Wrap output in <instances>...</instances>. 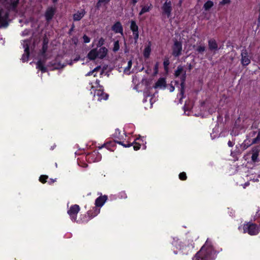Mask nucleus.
<instances>
[{"instance_id": "c85d7f7f", "label": "nucleus", "mask_w": 260, "mask_h": 260, "mask_svg": "<svg viewBox=\"0 0 260 260\" xmlns=\"http://www.w3.org/2000/svg\"><path fill=\"white\" fill-rule=\"evenodd\" d=\"M254 221L259 223L260 225V209L258 210L254 216Z\"/></svg>"}, {"instance_id": "9b49d317", "label": "nucleus", "mask_w": 260, "mask_h": 260, "mask_svg": "<svg viewBox=\"0 0 260 260\" xmlns=\"http://www.w3.org/2000/svg\"><path fill=\"white\" fill-rule=\"evenodd\" d=\"M251 160L253 162L258 161V156L260 152L259 147L258 146L253 147L251 149Z\"/></svg>"}, {"instance_id": "c03bdc74", "label": "nucleus", "mask_w": 260, "mask_h": 260, "mask_svg": "<svg viewBox=\"0 0 260 260\" xmlns=\"http://www.w3.org/2000/svg\"><path fill=\"white\" fill-rule=\"evenodd\" d=\"M125 147H128L130 146V144L129 143H127L126 145H123Z\"/></svg>"}, {"instance_id": "bb28decb", "label": "nucleus", "mask_w": 260, "mask_h": 260, "mask_svg": "<svg viewBox=\"0 0 260 260\" xmlns=\"http://www.w3.org/2000/svg\"><path fill=\"white\" fill-rule=\"evenodd\" d=\"M133 146L134 149L136 151H137L140 149L141 145L140 144L137 143V142H136V141H135L133 143H131V146Z\"/></svg>"}, {"instance_id": "5701e85b", "label": "nucleus", "mask_w": 260, "mask_h": 260, "mask_svg": "<svg viewBox=\"0 0 260 260\" xmlns=\"http://www.w3.org/2000/svg\"><path fill=\"white\" fill-rule=\"evenodd\" d=\"M37 68L43 72H46V69L44 67V62L39 60L37 63Z\"/></svg>"}, {"instance_id": "37998d69", "label": "nucleus", "mask_w": 260, "mask_h": 260, "mask_svg": "<svg viewBox=\"0 0 260 260\" xmlns=\"http://www.w3.org/2000/svg\"><path fill=\"white\" fill-rule=\"evenodd\" d=\"M133 2V3L135 5L137 2L138 0H131Z\"/></svg>"}, {"instance_id": "dca6fc26", "label": "nucleus", "mask_w": 260, "mask_h": 260, "mask_svg": "<svg viewBox=\"0 0 260 260\" xmlns=\"http://www.w3.org/2000/svg\"><path fill=\"white\" fill-rule=\"evenodd\" d=\"M151 42L149 41L148 42V44L146 46H145V48H144V50L143 51V55L145 58H148L150 56V53L151 51Z\"/></svg>"}, {"instance_id": "f3484780", "label": "nucleus", "mask_w": 260, "mask_h": 260, "mask_svg": "<svg viewBox=\"0 0 260 260\" xmlns=\"http://www.w3.org/2000/svg\"><path fill=\"white\" fill-rule=\"evenodd\" d=\"M85 14V11L84 10H81L80 11H78L77 13L74 14L73 19L74 21H79L83 17Z\"/></svg>"}, {"instance_id": "8fccbe9b", "label": "nucleus", "mask_w": 260, "mask_h": 260, "mask_svg": "<svg viewBox=\"0 0 260 260\" xmlns=\"http://www.w3.org/2000/svg\"><path fill=\"white\" fill-rule=\"evenodd\" d=\"M101 41H103V40L102 39H101L100 42Z\"/></svg>"}, {"instance_id": "473e14b6", "label": "nucleus", "mask_w": 260, "mask_h": 260, "mask_svg": "<svg viewBox=\"0 0 260 260\" xmlns=\"http://www.w3.org/2000/svg\"><path fill=\"white\" fill-rule=\"evenodd\" d=\"M129 68H130V60L128 61L127 62V68H126L124 70V73L127 75L130 74V72H129Z\"/></svg>"}, {"instance_id": "49530a36", "label": "nucleus", "mask_w": 260, "mask_h": 260, "mask_svg": "<svg viewBox=\"0 0 260 260\" xmlns=\"http://www.w3.org/2000/svg\"><path fill=\"white\" fill-rule=\"evenodd\" d=\"M174 253L175 254H177L178 253V252L177 251H175L174 250Z\"/></svg>"}, {"instance_id": "aec40b11", "label": "nucleus", "mask_w": 260, "mask_h": 260, "mask_svg": "<svg viewBox=\"0 0 260 260\" xmlns=\"http://www.w3.org/2000/svg\"><path fill=\"white\" fill-rule=\"evenodd\" d=\"M213 6V2L210 0H208L204 4L203 8L205 11H209Z\"/></svg>"}, {"instance_id": "f704fd0d", "label": "nucleus", "mask_w": 260, "mask_h": 260, "mask_svg": "<svg viewBox=\"0 0 260 260\" xmlns=\"http://www.w3.org/2000/svg\"><path fill=\"white\" fill-rule=\"evenodd\" d=\"M119 48V45L118 41L115 42L114 44L113 50L114 51H117V50H118Z\"/></svg>"}, {"instance_id": "4c0bfd02", "label": "nucleus", "mask_w": 260, "mask_h": 260, "mask_svg": "<svg viewBox=\"0 0 260 260\" xmlns=\"http://www.w3.org/2000/svg\"><path fill=\"white\" fill-rule=\"evenodd\" d=\"M158 62H156L154 67V70L155 73H157L158 72Z\"/></svg>"}, {"instance_id": "cd10ccee", "label": "nucleus", "mask_w": 260, "mask_h": 260, "mask_svg": "<svg viewBox=\"0 0 260 260\" xmlns=\"http://www.w3.org/2000/svg\"><path fill=\"white\" fill-rule=\"evenodd\" d=\"M205 46L203 45H200L197 47L196 51H197L199 53L202 54L205 51Z\"/></svg>"}, {"instance_id": "a18cd8bd", "label": "nucleus", "mask_w": 260, "mask_h": 260, "mask_svg": "<svg viewBox=\"0 0 260 260\" xmlns=\"http://www.w3.org/2000/svg\"><path fill=\"white\" fill-rule=\"evenodd\" d=\"M175 85H178L179 84V81H175Z\"/></svg>"}, {"instance_id": "423d86ee", "label": "nucleus", "mask_w": 260, "mask_h": 260, "mask_svg": "<svg viewBox=\"0 0 260 260\" xmlns=\"http://www.w3.org/2000/svg\"><path fill=\"white\" fill-rule=\"evenodd\" d=\"M186 71L184 72L182 75L180 77V95H181V98L180 99V103H181L182 100L185 98L184 92H185V82L186 80Z\"/></svg>"}, {"instance_id": "c756f323", "label": "nucleus", "mask_w": 260, "mask_h": 260, "mask_svg": "<svg viewBox=\"0 0 260 260\" xmlns=\"http://www.w3.org/2000/svg\"><path fill=\"white\" fill-rule=\"evenodd\" d=\"M179 178L181 180L184 181L187 179V176L185 172H183L179 174Z\"/></svg>"}, {"instance_id": "79ce46f5", "label": "nucleus", "mask_w": 260, "mask_h": 260, "mask_svg": "<svg viewBox=\"0 0 260 260\" xmlns=\"http://www.w3.org/2000/svg\"><path fill=\"white\" fill-rule=\"evenodd\" d=\"M175 89V87L174 86H173V85H172L171 87H170V92H173Z\"/></svg>"}, {"instance_id": "864d4df0", "label": "nucleus", "mask_w": 260, "mask_h": 260, "mask_svg": "<svg viewBox=\"0 0 260 260\" xmlns=\"http://www.w3.org/2000/svg\"><path fill=\"white\" fill-rule=\"evenodd\" d=\"M201 0H198V2H200Z\"/></svg>"}, {"instance_id": "b1692460", "label": "nucleus", "mask_w": 260, "mask_h": 260, "mask_svg": "<svg viewBox=\"0 0 260 260\" xmlns=\"http://www.w3.org/2000/svg\"><path fill=\"white\" fill-rule=\"evenodd\" d=\"M183 71V68L181 66H179L177 70L175 71L174 76L175 77H178Z\"/></svg>"}, {"instance_id": "e433bc0d", "label": "nucleus", "mask_w": 260, "mask_h": 260, "mask_svg": "<svg viewBox=\"0 0 260 260\" xmlns=\"http://www.w3.org/2000/svg\"><path fill=\"white\" fill-rule=\"evenodd\" d=\"M83 41L85 43H88L90 42V38L87 37L86 35H84L83 37Z\"/></svg>"}, {"instance_id": "4be33fe9", "label": "nucleus", "mask_w": 260, "mask_h": 260, "mask_svg": "<svg viewBox=\"0 0 260 260\" xmlns=\"http://www.w3.org/2000/svg\"><path fill=\"white\" fill-rule=\"evenodd\" d=\"M170 63L169 58L168 57H165L164 62H163V65L164 68L165 72L166 73H168L169 72V66Z\"/></svg>"}, {"instance_id": "3c124183", "label": "nucleus", "mask_w": 260, "mask_h": 260, "mask_svg": "<svg viewBox=\"0 0 260 260\" xmlns=\"http://www.w3.org/2000/svg\"><path fill=\"white\" fill-rule=\"evenodd\" d=\"M54 180H51V182H54Z\"/></svg>"}, {"instance_id": "7c9ffc66", "label": "nucleus", "mask_w": 260, "mask_h": 260, "mask_svg": "<svg viewBox=\"0 0 260 260\" xmlns=\"http://www.w3.org/2000/svg\"><path fill=\"white\" fill-rule=\"evenodd\" d=\"M260 141V129L258 131V134L256 138L252 140V144H256Z\"/></svg>"}, {"instance_id": "9d476101", "label": "nucleus", "mask_w": 260, "mask_h": 260, "mask_svg": "<svg viewBox=\"0 0 260 260\" xmlns=\"http://www.w3.org/2000/svg\"><path fill=\"white\" fill-rule=\"evenodd\" d=\"M8 12L0 7V24L3 26L7 25Z\"/></svg>"}, {"instance_id": "0eeeda50", "label": "nucleus", "mask_w": 260, "mask_h": 260, "mask_svg": "<svg viewBox=\"0 0 260 260\" xmlns=\"http://www.w3.org/2000/svg\"><path fill=\"white\" fill-rule=\"evenodd\" d=\"M241 63L243 66L246 67L250 63V59L249 58L248 53L246 49H244L241 51Z\"/></svg>"}, {"instance_id": "412c9836", "label": "nucleus", "mask_w": 260, "mask_h": 260, "mask_svg": "<svg viewBox=\"0 0 260 260\" xmlns=\"http://www.w3.org/2000/svg\"><path fill=\"white\" fill-rule=\"evenodd\" d=\"M112 29L116 33L122 32V26L119 22L116 23L112 27Z\"/></svg>"}, {"instance_id": "f03ea898", "label": "nucleus", "mask_w": 260, "mask_h": 260, "mask_svg": "<svg viewBox=\"0 0 260 260\" xmlns=\"http://www.w3.org/2000/svg\"><path fill=\"white\" fill-rule=\"evenodd\" d=\"M107 53L106 48L100 47L91 50L88 54V57L91 60H93L96 58H103L106 56Z\"/></svg>"}, {"instance_id": "f8f14e48", "label": "nucleus", "mask_w": 260, "mask_h": 260, "mask_svg": "<svg viewBox=\"0 0 260 260\" xmlns=\"http://www.w3.org/2000/svg\"><path fill=\"white\" fill-rule=\"evenodd\" d=\"M131 31H133L134 38L136 42L139 38L138 26L134 20H131Z\"/></svg>"}, {"instance_id": "393cba45", "label": "nucleus", "mask_w": 260, "mask_h": 260, "mask_svg": "<svg viewBox=\"0 0 260 260\" xmlns=\"http://www.w3.org/2000/svg\"><path fill=\"white\" fill-rule=\"evenodd\" d=\"M151 6V4L150 5V6H143L142 7L141 11L139 13V15H142L143 14H144L145 13L149 12L150 11V7Z\"/></svg>"}, {"instance_id": "c9c22d12", "label": "nucleus", "mask_w": 260, "mask_h": 260, "mask_svg": "<svg viewBox=\"0 0 260 260\" xmlns=\"http://www.w3.org/2000/svg\"><path fill=\"white\" fill-rule=\"evenodd\" d=\"M48 178V176L46 175H41L40 177V181L42 183H45L46 181V180Z\"/></svg>"}, {"instance_id": "ea45409f", "label": "nucleus", "mask_w": 260, "mask_h": 260, "mask_svg": "<svg viewBox=\"0 0 260 260\" xmlns=\"http://www.w3.org/2000/svg\"><path fill=\"white\" fill-rule=\"evenodd\" d=\"M228 144L229 147H232L234 146V143H233V142H232L231 141H229Z\"/></svg>"}, {"instance_id": "20e7f679", "label": "nucleus", "mask_w": 260, "mask_h": 260, "mask_svg": "<svg viewBox=\"0 0 260 260\" xmlns=\"http://www.w3.org/2000/svg\"><path fill=\"white\" fill-rule=\"evenodd\" d=\"M172 55L174 57H178L182 54V44L180 41L176 40L172 46Z\"/></svg>"}, {"instance_id": "2f4dec72", "label": "nucleus", "mask_w": 260, "mask_h": 260, "mask_svg": "<svg viewBox=\"0 0 260 260\" xmlns=\"http://www.w3.org/2000/svg\"><path fill=\"white\" fill-rule=\"evenodd\" d=\"M110 0H99L97 3V7H99L102 4H106L109 3Z\"/></svg>"}, {"instance_id": "ddd939ff", "label": "nucleus", "mask_w": 260, "mask_h": 260, "mask_svg": "<svg viewBox=\"0 0 260 260\" xmlns=\"http://www.w3.org/2000/svg\"><path fill=\"white\" fill-rule=\"evenodd\" d=\"M209 49L211 51H216L219 50L216 41L214 39H210L208 41Z\"/></svg>"}, {"instance_id": "58836bf2", "label": "nucleus", "mask_w": 260, "mask_h": 260, "mask_svg": "<svg viewBox=\"0 0 260 260\" xmlns=\"http://www.w3.org/2000/svg\"><path fill=\"white\" fill-rule=\"evenodd\" d=\"M19 1V0H16V1H14V2H13L12 3V6H13V7L15 8V7L17 6V4H18V3Z\"/></svg>"}, {"instance_id": "a211bd4d", "label": "nucleus", "mask_w": 260, "mask_h": 260, "mask_svg": "<svg viewBox=\"0 0 260 260\" xmlns=\"http://www.w3.org/2000/svg\"><path fill=\"white\" fill-rule=\"evenodd\" d=\"M166 85V79L164 78H160L155 84L154 87H165Z\"/></svg>"}, {"instance_id": "2eb2a0df", "label": "nucleus", "mask_w": 260, "mask_h": 260, "mask_svg": "<svg viewBox=\"0 0 260 260\" xmlns=\"http://www.w3.org/2000/svg\"><path fill=\"white\" fill-rule=\"evenodd\" d=\"M25 42L26 43V44H23L24 48V53L23 54L21 58V59L23 62L26 61L27 60L29 56V47L27 44V41H25L24 43Z\"/></svg>"}, {"instance_id": "6ab92c4d", "label": "nucleus", "mask_w": 260, "mask_h": 260, "mask_svg": "<svg viewBox=\"0 0 260 260\" xmlns=\"http://www.w3.org/2000/svg\"><path fill=\"white\" fill-rule=\"evenodd\" d=\"M54 14V9L52 8H49L47 9L46 12V18L47 20L52 19Z\"/></svg>"}, {"instance_id": "6e6552de", "label": "nucleus", "mask_w": 260, "mask_h": 260, "mask_svg": "<svg viewBox=\"0 0 260 260\" xmlns=\"http://www.w3.org/2000/svg\"><path fill=\"white\" fill-rule=\"evenodd\" d=\"M108 94L104 93L103 90L100 89L95 90L94 93V99L100 101L102 100H107L108 99Z\"/></svg>"}, {"instance_id": "de8ad7c7", "label": "nucleus", "mask_w": 260, "mask_h": 260, "mask_svg": "<svg viewBox=\"0 0 260 260\" xmlns=\"http://www.w3.org/2000/svg\"><path fill=\"white\" fill-rule=\"evenodd\" d=\"M189 69H191V65L190 64H189Z\"/></svg>"}, {"instance_id": "09e8293b", "label": "nucleus", "mask_w": 260, "mask_h": 260, "mask_svg": "<svg viewBox=\"0 0 260 260\" xmlns=\"http://www.w3.org/2000/svg\"><path fill=\"white\" fill-rule=\"evenodd\" d=\"M53 2H56L57 1V0H53Z\"/></svg>"}, {"instance_id": "72a5a7b5", "label": "nucleus", "mask_w": 260, "mask_h": 260, "mask_svg": "<svg viewBox=\"0 0 260 260\" xmlns=\"http://www.w3.org/2000/svg\"><path fill=\"white\" fill-rule=\"evenodd\" d=\"M231 3V0H221L219 2V5L220 6H223L226 4H229Z\"/></svg>"}, {"instance_id": "39448f33", "label": "nucleus", "mask_w": 260, "mask_h": 260, "mask_svg": "<svg viewBox=\"0 0 260 260\" xmlns=\"http://www.w3.org/2000/svg\"><path fill=\"white\" fill-rule=\"evenodd\" d=\"M162 15H166L168 18L171 16L172 4L170 0H167L161 6Z\"/></svg>"}, {"instance_id": "7ed1b4c3", "label": "nucleus", "mask_w": 260, "mask_h": 260, "mask_svg": "<svg viewBox=\"0 0 260 260\" xmlns=\"http://www.w3.org/2000/svg\"><path fill=\"white\" fill-rule=\"evenodd\" d=\"M243 230L245 233H247L250 235H256L260 231V227L256 223L249 222L244 224Z\"/></svg>"}, {"instance_id": "a878e982", "label": "nucleus", "mask_w": 260, "mask_h": 260, "mask_svg": "<svg viewBox=\"0 0 260 260\" xmlns=\"http://www.w3.org/2000/svg\"><path fill=\"white\" fill-rule=\"evenodd\" d=\"M101 69V67L100 66L99 67H96L95 68H94L92 71H90L89 72H88L87 74H86V76H90V75H93L94 77H95L96 76V74H94V73L98 72V71H99Z\"/></svg>"}, {"instance_id": "a19ab883", "label": "nucleus", "mask_w": 260, "mask_h": 260, "mask_svg": "<svg viewBox=\"0 0 260 260\" xmlns=\"http://www.w3.org/2000/svg\"><path fill=\"white\" fill-rule=\"evenodd\" d=\"M257 23H258V25H259L260 24V12H259V15H258V17L257 18Z\"/></svg>"}, {"instance_id": "603ef678", "label": "nucleus", "mask_w": 260, "mask_h": 260, "mask_svg": "<svg viewBox=\"0 0 260 260\" xmlns=\"http://www.w3.org/2000/svg\"><path fill=\"white\" fill-rule=\"evenodd\" d=\"M131 65L132 64V61H131Z\"/></svg>"}, {"instance_id": "4468645a", "label": "nucleus", "mask_w": 260, "mask_h": 260, "mask_svg": "<svg viewBox=\"0 0 260 260\" xmlns=\"http://www.w3.org/2000/svg\"><path fill=\"white\" fill-rule=\"evenodd\" d=\"M107 196L106 195L100 196L95 200V206L98 207H102L107 200Z\"/></svg>"}, {"instance_id": "1a4fd4ad", "label": "nucleus", "mask_w": 260, "mask_h": 260, "mask_svg": "<svg viewBox=\"0 0 260 260\" xmlns=\"http://www.w3.org/2000/svg\"><path fill=\"white\" fill-rule=\"evenodd\" d=\"M80 210V207L77 205H74L72 206L70 209L68 211V213L70 215L71 217L75 220L76 218V215Z\"/></svg>"}, {"instance_id": "f257e3e1", "label": "nucleus", "mask_w": 260, "mask_h": 260, "mask_svg": "<svg viewBox=\"0 0 260 260\" xmlns=\"http://www.w3.org/2000/svg\"><path fill=\"white\" fill-rule=\"evenodd\" d=\"M215 253L213 246L207 241L192 257V260H214Z\"/></svg>"}]
</instances>
